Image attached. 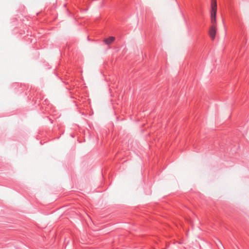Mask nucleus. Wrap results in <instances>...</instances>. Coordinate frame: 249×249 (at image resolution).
Returning a JSON list of instances; mask_svg holds the SVG:
<instances>
[{
  "instance_id": "f257e3e1",
  "label": "nucleus",
  "mask_w": 249,
  "mask_h": 249,
  "mask_svg": "<svg viewBox=\"0 0 249 249\" xmlns=\"http://www.w3.org/2000/svg\"><path fill=\"white\" fill-rule=\"evenodd\" d=\"M216 13L217 2L216 0H212L211 13V21L212 25L210 28L209 34L212 40L215 39L216 32Z\"/></svg>"
},
{
  "instance_id": "f03ea898",
  "label": "nucleus",
  "mask_w": 249,
  "mask_h": 249,
  "mask_svg": "<svg viewBox=\"0 0 249 249\" xmlns=\"http://www.w3.org/2000/svg\"><path fill=\"white\" fill-rule=\"evenodd\" d=\"M115 37L110 36L108 38L104 39V42L106 44L109 45L113 42L115 40Z\"/></svg>"
}]
</instances>
